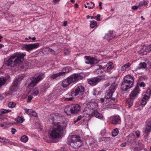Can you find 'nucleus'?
I'll return each mask as SVG.
<instances>
[{
  "label": "nucleus",
  "instance_id": "nucleus-38",
  "mask_svg": "<svg viewBox=\"0 0 151 151\" xmlns=\"http://www.w3.org/2000/svg\"><path fill=\"white\" fill-rule=\"evenodd\" d=\"M147 3L146 1H142L139 2V4L138 6L139 7H140L143 6H145L147 5Z\"/></svg>",
  "mask_w": 151,
  "mask_h": 151
},
{
  "label": "nucleus",
  "instance_id": "nucleus-41",
  "mask_svg": "<svg viewBox=\"0 0 151 151\" xmlns=\"http://www.w3.org/2000/svg\"><path fill=\"white\" fill-rule=\"evenodd\" d=\"M24 110L25 111L26 113L28 115L30 114L32 112V109H28L26 108H24Z\"/></svg>",
  "mask_w": 151,
  "mask_h": 151
},
{
  "label": "nucleus",
  "instance_id": "nucleus-58",
  "mask_svg": "<svg viewBox=\"0 0 151 151\" xmlns=\"http://www.w3.org/2000/svg\"><path fill=\"white\" fill-rule=\"evenodd\" d=\"M60 0H53V1L55 3H56L59 2Z\"/></svg>",
  "mask_w": 151,
  "mask_h": 151
},
{
  "label": "nucleus",
  "instance_id": "nucleus-27",
  "mask_svg": "<svg viewBox=\"0 0 151 151\" xmlns=\"http://www.w3.org/2000/svg\"><path fill=\"white\" fill-rule=\"evenodd\" d=\"M114 37V36H112V34L111 33L106 34L104 36V38L106 39L109 41Z\"/></svg>",
  "mask_w": 151,
  "mask_h": 151
},
{
  "label": "nucleus",
  "instance_id": "nucleus-60",
  "mask_svg": "<svg viewBox=\"0 0 151 151\" xmlns=\"http://www.w3.org/2000/svg\"><path fill=\"white\" fill-rule=\"evenodd\" d=\"M115 98H111V101H113L114 102V101H115Z\"/></svg>",
  "mask_w": 151,
  "mask_h": 151
},
{
  "label": "nucleus",
  "instance_id": "nucleus-47",
  "mask_svg": "<svg viewBox=\"0 0 151 151\" xmlns=\"http://www.w3.org/2000/svg\"><path fill=\"white\" fill-rule=\"evenodd\" d=\"M64 52L66 55H68L69 54L70 51L68 49H65L64 50Z\"/></svg>",
  "mask_w": 151,
  "mask_h": 151
},
{
  "label": "nucleus",
  "instance_id": "nucleus-5",
  "mask_svg": "<svg viewBox=\"0 0 151 151\" xmlns=\"http://www.w3.org/2000/svg\"><path fill=\"white\" fill-rule=\"evenodd\" d=\"M82 144V142L79 136L76 135L71 136L70 145L72 147L77 149L81 147Z\"/></svg>",
  "mask_w": 151,
  "mask_h": 151
},
{
  "label": "nucleus",
  "instance_id": "nucleus-31",
  "mask_svg": "<svg viewBox=\"0 0 151 151\" xmlns=\"http://www.w3.org/2000/svg\"><path fill=\"white\" fill-rule=\"evenodd\" d=\"M28 137L26 135L22 136L20 139L21 141L24 143L28 141Z\"/></svg>",
  "mask_w": 151,
  "mask_h": 151
},
{
  "label": "nucleus",
  "instance_id": "nucleus-28",
  "mask_svg": "<svg viewBox=\"0 0 151 151\" xmlns=\"http://www.w3.org/2000/svg\"><path fill=\"white\" fill-rule=\"evenodd\" d=\"M0 142L6 144L8 143H11L10 141L7 139L4 138L0 137Z\"/></svg>",
  "mask_w": 151,
  "mask_h": 151
},
{
  "label": "nucleus",
  "instance_id": "nucleus-25",
  "mask_svg": "<svg viewBox=\"0 0 151 151\" xmlns=\"http://www.w3.org/2000/svg\"><path fill=\"white\" fill-rule=\"evenodd\" d=\"M98 66L99 68L96 70L97 72H100L102 73H103L104 71H105V67H102L101 65H99Z\"/></svg>",
  "mask_w": 151,
  "mask_h": 151
},
{
  "label": "nucleus",
  "instance_id": "nucleus-59",
  "mask_svg": "<svg viewBox=\"0 0 151 151\" xmlns=\"http://www.w3.org/2000/svg\"><path fill=\"white\" fill-rule=\"evenodd\" d=\"M100 100L102 102H103L104 101V99L103 98H101Z\"/></svg>",
  "mask_w": 151,
  "mask_h": 151
},
{
  "label": "nucleus",
  "instance_id": "nucleus-46",
  "mask_svg": "<svg viewBox=\"0 0 151 151\" xmlns=\"http://www.w3.org/2000/svg\"><path fill=\"white\" fill-rule=\"evenodd\" d=\"M135 133L137 137V138H138L140 135V132L139 131L137 130L135 132Z\"/></svg>",
  "mask_w": 151,
  "mask_h": 151
},
{
  "label": "nucleus",
  "instance_id": "nucleus-43",
  "mask_svg": "<svg viewBox=\"0 0 151 151\" xmlns=\"http://www.w3.org/2000/svg\"><path fill=\"white\" fill-rule=\"evenodd\" d=\"M86 110H87V108L90 110H91V106L90 105V102L88 104H86Z\"/></svg>",
  "mask_w": 151,
  "mask_h": 151
},
{
  "label": "nucleus",
  "instance_id": "nucleus-51",
  "mask_svg": "<svg viewBox=\"0 0 151 151\" xmlns=\"http://www.w3.org/2000/svg\"><path fill=\"white\" fill-rule=\"evenodd\" d=\"M147 125L149 126H150L151 127V121L148 120L147 121Z\"/></svg>",
  "mask_w": 151,
  "mask_h": 151
},
{
  "label": "nucleus",
  "instance_id": "nucleus-57",
  "mask_svg": "<svg viewBox=\"0 0 151 151\" xmlns=\"http://www.w3.org/2000/svg\"><path fill=\"white\" fill-rule=\"evenodd\" d=\"M74 6L76 8H78V5L77 4H76L74 5Z\"/></svg>",
  "mask_w": 151,
  "mask_h": 151
},
{
  "label": "nucleus",
  "instance_id": "nucleus-29",
  "mask_svg": "<svg viewBox=\"0 0 151 151\" xmlns=\"http://www.w3.org/2000/svg\"><path fill=\"white\" fill-rule=\"evenodd\" d=\"M6 81V78H0V88L1 86L5 84Z\"/></svg>",
  "mask_w": 151,
  "mask_h": 151
},
{
  "label": "nucleus",
  "instance_id": "nucleus-22",
  "mask_svg": "<svg viewBox=\"0 0 151 151\" xmlns=\"http://www.w3.org/2000/svg\"><path fill=\"white\" fill-rule=\"evenodd\" d=\"M120 119L119 117L118 116H114L112 118L111 121V123L113 124H116L119 121Z\"/></svg>",
  "mask_w": 151,
  "mask_h": 151
},
{
  "label": "nucleus",
  "instance_id": "nucleus-12",
  "mask_svg": "<svg viewBox=\"0 0 151 151\" xmlns=\"http://www.w3.org/2000/svg\"><path fill=\"white\" fill-rule=\"evenodd\" d=\"M83 78L82 76L78 74H73L68 77L71 83L77 82Z\"/></svg>",
  "mask_w": 151,
  "mask_h": 151
},
{
  "label": "nucleus",
  "instance_id": "nucleus-6",
  "mask_svg": "<svg viewBox=\"0 0 151 151\" xmlns=\"http://www.w3.org/2000/svg\"><path fill=\"white\" fill-rule=\"evenodd\" d=\"M105 78V75L94 77L88 79V83L92 86H94L97 83L104 79Z\"/></svg>",
  "mask_w": 151,
  "mask_h": 151
},
{
  "label": "nucleus",
  "instance_id": "nucleus-54",
  "mask_svg": "<svg viewBox=\"0 0 151 151\" xmlns=\"http://www.w3.org/2000/svg\"><path fill=\"white\" fill-rule=\"evenodd\" d=\"M67 21H64L63 22V25L64 26H67Z\"/></svg>",
  "mask_w": 151,
  "mask_h": 151
},
{
  "label": "nucleus",
  "instance_id": "nucleus-9",
  "mask_svg": "<svg viewBox=\"0 0 151 151\" xmlns=\"http://www.w3.org/2000/svg\"><path fill=\"white\" fill-rule=\"evenodd\" d=\"M44 77V74L41 73L35 78L29 84V86L32 87L35 86L37 83Z\"/></svg>",
  "mask_w": 151,
  "mask_h": 151
},
{
  "label": "nucleus",
  "instance_id": "nucleus-1",
  "mask_svg": "<svg viewBox=\"0 0 151 151\" xmlns=\"http://www.w3.org/2000/svg\"><path fill=\"white\" fill-rule=\"evenodd\" d=\"M63 127L60 123H55L49 132V137L51 139L59 138L62 135Z\"/></svg>",
  "mask_w": 151,
  "mask_h": 151
},
{
  "label": "nucleus",
  "instance_id": "nucleus-37",
  "mask_svg": "<svg viewBox=\"0 0 151 151\" xmlns=\"http://www.w3.org/2000/svg\"><path fill=\"white\" fill-rule=\"evenodd\" d=\"M119 131L117 128L114 129L112 132V135L113 136L115 137L118 135Z\"/></svg>",
  "mask_w": 151,
  "mask_h": 151
},
{
  "label": "nucleus",
  "instance_id": "nucleus-19",
  "mask_svg": "<svg viewBox=\"0 0 151 151\" xmlns=\"http://www.w3.org/2000/svg\"><path fill=\"white\" fill-rule=\"evenodd\" d=\"M107 67L106 71L107 72L110 73L111 72V70H112L114 67L113 63L112 62H109L106 65Z\"/></svg>",
  "mask_w": 151,
  "mask_h": 151
},
{
  "label": "nucleus",
  "instance_id": "nucleus-24",
  "mask_svg": "<svg viewBox=\"0 0 151 151\" xmlns=\"http://www.w3.org/2000/svg\"><path fill=\"white\" fill-rule=\"evenodd\" d=\"M130 66V64L129 63L124 65L121 68V70L124 71L128 68H129Z\"/></svg>",
  "mask_w": 151,
  "mask_h": 151
},
{
  "label": "nucleus",
  "instance_id": "nucleus-10",
  "mask_svg": "<svg viewBox=\"0 0 151 151\" xmlns=\"http://www.w3.org/2000/svg\"><path fill=\"white\" fill-rule=\"evenodd\" d=\"M117 87L114 84H112L109 87L105 95V98L106 99L110 98Z\"/></svg>",
  "mask_w": 151,
  "mask_h": 151
},
{
  "label": "nucleus",
  "instance_id": "nucleus-48",
  "mask_svg": "<svg viewBox=\"0 0 151 151\" xmlns=\"http://www.w3.org/2000/svg\"><path fill=\"white\" fill-rule=\"evenodd\" d=\"M100 15L99 14H98L96 16H95V17L96 18V19L97 21H100Z\"/></svg>",
  "mask_w": 151,
  "mask_h": 151
},
{
  "label": "nucleus",
  "instance_id": "nucleus-23",
  "mask_svg": "<svg viewBox=\"0 0 151 151\" xmlns=\"http://www.w3.org/2000/svg\"><path fill=\"white\" fill-rule=\"evenodd\" d=\"M69 71V69L68 68L65 67L63 69L62 71L59 73L60 74L61 76L65 75L66 73H68Z\"/></svg>",
  "mask_w": 151,
  "mask_h": 151
},
{
  "label": "nucleus",
  "instance_id": "nucleus-30",
  "mask_svg": "<svg viewBox=\"0 0 151 151\" xmlns=\"http://www.w3.org/2000/svg\"><path fill=\"white\" fill-rule=\"evenodd\" d=\"M39 93V91L37 88L33 89L31 92V94L35 96H37Z\"/></svg>",
  "mask_w": 151,
  "mask_h": 151
},
{
  "label": "nucleus",
  "instance_id": "nucleus-32",
  "mask_svg": "<svg viewBox=\"0 0 151 151\" xmlns=\"http://www.w3.org/2000/svg\"><path fill=\"white\" fill-rule=\"evenodd\" d=\"M61 76L60 74L59 73H57L55 74H53L52 75L50 76V78L51 79H56L57 77H59Z\"/></svg>",
  "mask_w": 151,
  "mask_h": 151
},
{
  "label": "nucleus",
  "instance_id": "nucleus-3",
  "mask_svg": "<svg viewBox=\"0 0 151 151\" xmlns=\"http://www.w3.org/2000/svg\"><path fill=\"white\" fill-rule=\"evenodd\" d=\"M145 86V84L143 82L138 83L137 86L132 91L129 95V98L127 99L126 101V103L129 108H130L132 105L133 100L137 96L140 91L139 86L141 87H144Z\"/></svg>",
  "mask_w": 151,
  "mask_h": 151
},
{
  "label": "nucleus",
  "instance_id": "nucleus-36",
  "mask_svg": "<svg viewBox=\"0 0 151 151\" xmlns=\"http://www.w3.org/2000/svg\"><path fill=\"white\" fill-rule=\"evenodd\" d=\"M144 132L147 134L150 133L151 130V127L150 126L147 125L144 129Z\"/></svg>",
  "mask_w": 151,
  "mask_h": 151
},
{
  "label": "nucleus",
  "instance_id": "nucleus-21",
  "mask_svg": "<svg viewBox=\"0 0 151 151\" xmlns=\"http://www.w3.org/2000/svg\"><path fill=\"white\" fill-rule=\"evenodd\" d=\"M149 96L145 94L142 99V101L141 103V104L143 105H145L147 102V101L149 99Z\"/></svg>",
  "mask_w": 151,
  "mask_h": 151
},
{
  "label": "nucleus",
  "instance_id": "nucleus-64",
  "mask_svg": "<svg viewBox=\"0 0 151 151\" xmlns=\"http://www.w3.org/2000/svg\"><path fill=\"white\" fill-rule=\"evenodd\" d=\"M91 16H89L88 15H87L86 16V18L87 19H88L89 17H90Z\"/></svg>",
  "mask_w": 151,
  "mask_h": 151
},
{
  "label": "nucleus",
  "instance_id": "nucleus-39",
  "mask_svg": "<svg viewBox=\"0 0 151 151\" xmlns=\"http://www.w3.org/2000/svg\"><path fill=\"white\" fill-rule=\"evenodd\" d=\"M8 106L9 107L12 108L15 106L16 104L14 102H10L8 103Z\"/></svg>",
  "mask_w": 151,
  "mask_h": 151
},
{
  "label": "nucleus",
  "instance_id": "nucleus-50",
  "mask_svg": "<svg viewBox=\"0 0 151 151\" xmlns=\"http://www.w3.org/2000/svg\"><path fill=\"white\" fill-rule=\"evenodd\" d=\"M139 7L138 5L137 6H134L132 7V9L133 10L137 9Z\"/></svg>",
  "mask_w": 151,
  "mask_h": 151
},
{
  "label": "nucleus",
  "instance_id": "nucleus-2",
  "mask_svg": "<svg viewBox=\"0 0 151 151\" xmlns=\"http://www.w3.org/2000/svg\"><path fill=\"white\" fill-rule=\"evenodd\" d=\"M24 53H15L6 62L8 66L14 67L22 63L24 60Z\"/></svg>",
  "mask_w": 151,
  "mask_h": 151
},
{
  "label": "nucleus",
  "instance_id": "nucleus-18",
  "mask_svg": "<svg viewBox=\"0 0 151 151\" xmlns=\"http://www.w3.org/2000/svg\"><path fill=\"white\" fill-rule=\"evenodd\" d=\"M70 84H71L70 82L67 78L62 81V85L63 87L66 88Z\"/></svg>",
  "mask_w": 151,
  "mask_h": 151
},
{
  "label": "nucleus",
  "instance_id": "nucleus-44",
  "mask_svg": "<svg viewBox=\"0 0 151 151\" xmlns=\"http://www.w3.org/2000/svg\"><path fill=\"white\" fill-rule=\"evenodd\" d=\"M32 98V97L31 95H29L28 97L27 102H29Z\"/></svg>",
  "mask_w": 151,
  "mask_h": 151
},
{
  "label": "nucleus",
  "instance_id": "nucleus-52",
  "mask_svg": "<svg viewBox=\"0 0 151 151\" xmlns=\"http://www.w3.org/2000/svg\"><path fill=\"white\" fill-rule=\"evenodd\" d=\"M73 99V98H65V100L67 101H72Z\"/></svg>",
  "mask_w": 151,
  "mask_h": 151
},
{
  "label": "nucleus",
  "instance_id": "nucleus-53",
  "mask_svg": "<svg viewBox=\"0 0 151 151\" xmlns=\"http://www.w3.org/2000/svg\"><path fill=\"white\" fill-rule=\"evenodd\" d=\"M82 116L81 115L79 116H78L77 119L78 121L81 119Z\"/></svg>",
  "mask_w": 151,
  "mask_h": 151
},
{
  "label": "nucleus",
  "instance_id": "nucleus-17",
  "mask_svg": "<svg viewBox=\"0 0 151 151\" xmlns=\"http://www.w3.org/2000/svg\"><path fill=\"white\" fill-rule=\"evenodd\" d=\"M147 67V64L146 63L143 62H141L139 63L138 66L135 68V69L133 70V72L137 71L141 69H144Z\"/></svg>",
  "mask_w": 151,
  "mask_h": 151
},
{
  "label": "nucleus",
  "instance_id": "nucleus-45",
  "mask_svg": "<svg viewBox=\"0 0 151 151\" xmlns=\"http://www.w3.org/2000/svg\"><path fill=\"white\" fill-rule=\"evenodd\" d=\"M146 93L147 95L149 96L151 94V89H148Z\"/></svg>",
  "mask_w": 151,
  "mask_h": 151
},
{
  "label": "nucleus",
  "instance_id": "nucleus-55",
  "mask_svg": "<svg viewBox=\"0 0 151 151\" xmlns=\"http://www.w3.org/2000/svg\"><path fill=\"white\" fill-rule=\"evenodd\" d=\"M126 144L125 143H123L120 145V146L121 147H123L126 146Z\"/></svg>",
  "mask_w": 151,
  "mask_h": 151
},
{
  "label": "nucleus",
  "instance_id": "nucleus-11",
  "mask_svg": "<svg viewBox=\"0 0 151 151\" xmlns=\"http://www.w3.org/2000/svg\"><path fill=\"white\" fill-rule=\"evenodd\" d=\"M22 79V77H19L18 78L15 79L9 88L10 91L15 92L18 89V83Z\"/></svg>",
  "mask_w": 151,
  "mask_h": 151
},
{
  "label": "nucleus",
  "instance_id": "nucleus-62",
  "mask_svg": "<svg viewBox=\"0 0 151 151\" xmlns=\"http://www.w3.org/2000/svg\"><path fill=\"white\" fill-rule=\"evenodd\" d=\"M4 45L2 44H0V49L2 47H3Z\"/></svg>",
  "mask_w": 151,
  "mask_h": 151
},
{
  "label": "nucleus",
  "instance_id": "nucleus-26",
  "mask_svg": "<svg viewBox=\"0 0 151 151\" xmlns=\"http://www.w3.org/2000/svg\"><path fill=\"white\" fill-rule=\"evenodd\" d=\"M11 110L10 109L6 110L5 109H2L1 110L0 112V116L2 115L3 114H6L11 112Z\"/></svg>",
  "mask_w": 151,
  "mask_h": 151
},
{
  "label": "nucleus",
  "instance_id": "nucleus-7",
  "mask_svg": "<svg viewBox=\"0 0 151 151\" xmlns=\"http://www.w3.org/2000/svg\"><path fill=\"white\" fill-rule=\"evenodd\" d=\"M85 91L84 87L80 86L76 87L71 93V96H73L77 95H82Z\"/></svg>",
  "mask_w": 151,
  "mask_h": 151
},
{
  "label": "nucleus",
  "instance_id": "nucleus-4",
  "mask_svg": "<svg viewBox=\"0 0 151 151\" xmlns=\"http://www.w3.org/2000/svg\"><path fill=\"white\" fill-rule=\"evenodd\" d=\"M134 83L133 78L130 75H127L122 84V89L123 91H126L128 88L132 87Z\"/></svg>",
  "mask_w": 151,
  "mask_h": 151
},
{
  "label": "nucleus",
  "instance_id": "nucleus-20",
  "mask_svg": "<svg viewBox=\"0 0 151 151\" xmlns=\"http://www.w3.org/2000/svg\"><path fill=\"white\" fill-rule=\"evenodd\" d=\"M71 109V106H67L65 107L64 111L68 115H70L71 114H72Z\"/></svg>",
  "mask_w": 151,
  "mask_h": 151
},
{
  "label": "nucleus",
  "instance_id": "nucleus-42",
  "mask_svg": "<svg viewBox=\"0 0 151 151\" xmlns=\"http://www.w3.org/2000/svg\"><path fill=\"white\" fill-rule=\"evenodd\" d=\"M30 115L35 117H36L37 116V113L35 111L33 110H32V112H31Z\"/></svg>",
  "mask_w": 151,
  "mask_h": 151
},
{
  "label": "nucleus",
  "instance_id": "nucleus-34",
  "mask_svg": "<svg viewBox=\"0 0 151 151\" xmlns=\"http://www.w3.org/2000/svg\"><path fill=\"white\" fill-rule=\"evenodd\" d=\"M24 120V119H23V117H20L19 116L15 119V121L19 123H22Z\"/></svg>",
  "mask_w": 151,
  "mask_h": 151
},
{
  "label": "nucleus",
  "instance_id": "nucleus-15",
  "mask_svg": "<svg viewBox=\"0 0 151 151\" xmlns=\"http://www.w3.org/2000/svg\"><path fill=\"white\" fill-rule=\"evenodd\" d=\"M71 106L72 114L76 113L80 110L81 106L78 104H73Z\"/></svg>",
  "mask_w": 151,
  "mask_h": 151
},
{
  "label": "nucleus",
  "instance_id": "nucleus-56",
  "mask_svg": "<svg viewBox=\"0 0 151 151\" xmlns=\"http://www.w3.org/2000/svg\"><path fill=\"white\" fill-rule=\"evenodd\" d=\"M102 3L101 2H100L99 3V5L100 7V9H102V7L101 6Z\"/></svg>",
  "mask_w": 151,
  "mask_h": 151
},
{
  "label": "nucleus",
  "instance_id": "nucleus-49",
  "mask_svg": "<svg viewBox=\"0 0 151 151\" xmlns=\"http://www.w3.org/2000/svg\"><path fill=\"white\" fill-rule=\"evenodd\" d=\"M16 132V130L14 128H12L11 132L13 134H14Z\"/></svg>",
  "mask_w": 151,
  "mask_h": 151
},
{
  "label": "nucleus",
  "instance_id": "nucleus-35",
  "mask_svg": "<svg viewBox=\"0 0 151 151\" xmlns=\"http://www.w3.org/2000/svg\"><path fill=\"white\" fill-rule=\"evenodd\" d=\"M86 4L88 6V8L89 9L93 8L95 6V4L91 2H87Z\"/></svg>",
  "mask_w": 151,
  "mask_h": 151
},
{
  "label": "nucleus",
  "instance_id": "nucleus-61",
  "mask_svg": "<svg viewBox=\"0 0 151 151\" xmlns=\"http://www.w3.org/2000/svg\"><path fill=\"white\" fill-rule=\"evenodd\" d=\"M10 142H11V143H9L10 144H11V145H14V144H15L14 143V142H13L11 141H10Z\"/></svg>",
  "mask_w": 151,
  "mask_h": 151
},
{
  "label": "nucleus",
  "instance_id": "nucleus-63",
  "mask_svg": "<svg viewBox=\"0 0 151 151\" xmlns=\"http://www.w3.org/2000/svg\"><path fill=\"white\" fill-rule=\"evenodd\" d=\"M32 40H35L36 39V38L35 37H33L32 38Z\"/></svg>",
  "mask_w": 151,
  "mask_h": 151
},
{
  "label": "nucleus",
  "instance_id": "nucleus-16",
  "mask_svg": "<svg viewBox=\"0 0 151 151\" xmlns=\"http://www.w3.org/2000/svg\"><path fill=\"white\" fill-rule=\"evenodd\" d=\"M91 115L94 116L96 118L101 119L103 118L102 114L96 110H94L91 114Z\"/></svg>",
  "mask_w": 151,
  "mask_h": 151
},
{
  "label": "nucleus",
  "instance_id": "nucleus-8",
  "mask_svg": "<svg viewBox=\"0 0 151 151\" xmlns=\"http://www.w3.org/2000/svg\"><path fill=\"white\" fill-rule=\"evenodd\" d=\"M84 58L86 60L85 62L86 64H90L92 65L97 63L99 62V60L95 58L90 56H85Z\"/></svg>",
  "mask_w": 151,
  "mask_h": 151
},
{
  "label": "nucleus",
  "instance_id": "nucleus-33",
  "mask_svg": "<svg viewBox=\"0 0 151 151\" xmlns=\"http://www.w3.org/2000/svg\"><path fill=\"white\" fill-rule=\"evenodd\" d=\"M90 105L91 106V110H93L97 107V104L94 102H90Z\"/></svg>",
  "mask_w": 151,
  "mask_h": 151
},
{
  "label": "nucleus",
  "instance_id": "nucleus-40",
  "mask_svg": "<svg viewBox=\"0 0 151 151\" xmlns=\"http://www.w3.org/2000/svg\"><path fill=\"white\" fill-rule=\"evenodd\" d=\"M97 25V22L96 21L93 20L91 22L90 26L91 28H93Z\"/></svg>",
  "mask_w": 151,
  "mask_h": 151
},
{
  "label": "nucleus",
  "instance_id": "nucleus-13",
  "mask_svg": "<svg viewBox=\"0 0 151 151\" xmlns=\"http://www.w3.org/2000/svg\"><path fill=\"white\" fill-rule=\"evenodd\" d=\"M39 46V43H36L34 44H30L25 45L23 47L24 49L27 51L32 50L33 49L37 48Z\"/></svg>",
  "mask_w": 151,
  "mask_h": 151
},
{
  "label": "nucleus",
  "instance_id": "nucleus-14",
  "mask_svg": "<svg viewBox=\"0 0 151 151\" xmlns=\"http://www.w3.org/2000/svg\"><path fill=\"white\" fill-rule=\"evenodd\" d=\"M151 51V44L149 45H144L140 50L139 53L142 55H146Z\"/></svg>",
  "mask_w": 151,
  "mask_h": 151
}]
</instances>
